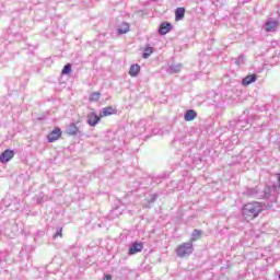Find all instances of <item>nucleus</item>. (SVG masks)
<instances>
[{
    "label": "nucleus",
    "mask_w": 280,
    "mask_h": 280,
    "mask_svg": "<svg viewBox=\"0 0 280 280\" xmlns=\"http://www.w3.org/2000/svg\"><path fill=\"white\" fill-rule=\"evenodd\" d=\"M170 32H172V24L170 22L161 23L159 34L165 36V34H170Z\"/></svg>",
    "instance_id": "7"
},
{
    "label": "nucleus",
    "mask_w": 280,
    "mask_h": 280,
    "mask_svg": "<svg viewBox=\"0 0 280 280\" xmlns=\"http://www.w3.org/2000/svg\"><path fill=\"white\" fill-rule=\"evenodd\" d=\"M60 137H62V130L56 127L47 137L48 143H54L55 141H58Z\"/></svg>",
    "instance_id": "3"
},
{
    "label": "nucleus",
    "mask_w": 280,
    "mask_h": 280,
    "mask_svg": "<svg viewBox=\"0 0 280 280\" xmlns=\"http://www.w3.org/2000/svg\"><path fill=\"white\" fill-rule=\"evenodd\" d=\"M66 132H67V135H70V136L78 135V126H75V124H73V122L68 125L66 128Z\"/></svg>",
    "instance_id": "13"
},
{
    "label": "nucleus",
    "mask_w": 280,
    "mask_h": 280,
    "mask_svg": "<svg viewBox=\"0 0 280 280\" xmlns=\"http://www.w3.org/2000/svg\"><path fill=\"white\" fill-rule=\"evenodd\" d=\"M202 236V231L200 230H194L192 234H191V238L190 242H198V240Z\"/></svg>",
    "instance_id": "16"
},
{
    "label": "nucleus",
    "mask_w": 280,
    "mask_h": 280,
    "mask_svg": "<svg viewBox=\"0 0 280 280\" xmlns=\"http://www.w3.org/2000/svg\"><path fill=\"white\" fill-rule=\"evenodd\" d=\"M185 19V8H177L175 10V21H183Z\"/></svg>",
    "instance_id": "14"
},
{
    "label": "nucleus",
    "mask_w": 280,
    "mask_h": 280,
    "mask_svg": "<svg viewBox=\"0 0 280 280\" xmlns=\"http://www.w3.org/2000/svg\"><path fill=\"white\" fill-rule=\"evenodd\" d=\"M183 69V65H172L168 69L170 73H180V70Z\"/></svg>",
    "instance_id": "17"
},
{
    "label": "nucleus",
    "mask_w": 280,
    "mask_h": 280,
    "mask_svg": "<svg viewBox=\"0 0 280 280\" xmlns=\"http://www.w3.org/2000/svg\"><path fill=\"white\" fill-rule=\"evenodd\" d=\"M100 97H102V93L93 92L92 94H90L89 101L90 102H100Z\"/></svg>",
    "instance_id": "19"
},
{
    "label": "nucleus",
    "mask_w": 280,
    "mask_h": 280,
    "mask_svg": "<svg viewBox=\"0 0 280 280\" xmlns=\"http://www.w3.org/2000/svg\"><path fill=\"white\" fill-rule=\"evenodd\" d=\"M277 27H279V21H277V20L269 19L265 23L266 32H275V30H277Z\"/></svg>",
    "instance_id": "6"
},
{
    "label": "nucleus",
    "mask_w": 280,
    "mask_h": 280,
    "mask_svg": "<svg viewBox=\"0 0 280 280\" xmlns=\"http://www.w3.org/2000/svg\"><path fill=\"white\" fill-rule=\"evenodd\" d=\"M253 82H257V74H249L245 77L242 81L243 86H248L249 84H253Z\"/></svg>",
    "instance_id": "9"
},
{
    "label": "nucleus",
    "mask_w": 280,
    "mask_h": 280,
    "mask_svg": "<svg viewBox=\"0 0 280 280\" xmlns=\"http://www.w3.org/2000/svg\"><path fill=\"white\" fill-rule=\"evenodd\" d=\"M264 211V203L253 201L243 206L242 213L244 220L250 222V220H255V218H259V213Z\"/></svg>",
    "instance_id": "1"
},
{
    "label": "nucleus",
    "mask_w": 280,
    "mask_h": 280,
    "mask_svg": "<svg viewBox=\"0 0 280 280\" xmlns=\"http://www.w3.org/2000/svg\"><path fill=\"white\" fill-rule=\"evenodd\" d=\"M156 198H159V196L156 194H153L152 198L149 202H154L156 200Z\"/></svg>",
    "instance_id": "23"
},
{
    "label": "nucleus",
    "mask_w": 280,
    "mask_h": 280,
    "mask_svg": "<svg viewBox=\"0 0 280 280\" xmlns=\"http://www.w3.org/2000/svg\"><path fill=\"white\" fill-rule=\"evenodd\" d=\"M128 32H130V24H128V23H122L118 27V34H128Z\"/></svg>",
    "instance_id": "15"
},
{
    "label": "nucleus",
    "mask_w": 280,
    "mask_h": 280,
    "mask_svg": "<svg viewBox=\"0 0 280 280\" xmlns=\"http://www.w3.org/2000/svg\"><path fill=\"white\" fill-rule=\"evenodd\" d=\"M62 237V228L58 229L54 237Z\"/></svg>",
    "instance_id": "22"
},
{
    "label": "nucleus",
    "mask_w": 280,
    "mask_h": 280,
    "mask_svg": "<svg viewBox=\"0 0 280 280\" xmlns=\"http://www.w3.org/2000/svg\"><path fill=\"white\" fill-rule=\"evenodd\" d=\"M194 253V243L191 241L180 244L176 248L177 257H189Z\"/></svg>",
    "instance_id": "2"
},
{
    "label": "nucleus",
    "mask_w": 280,
    "mask_h": 280,
    "mask_svg": "<svg viewBox=\"0 0 280 280\" xmlns=\"http://www.w3.org/2000/svg\"><path fill=\"white\" fill-rule=\"evenodd\" d=\"M141 250H143V243H133L130 247H129V255H137V253H141Z\"/></svg>",
    "instance_id": "8"
},
{
    "label": "nucleus",
    "mask_w": 280,
    "mask_h": 280,
    "mask_svg": "<svg viewBox=\"0 0 280 280\" xmlns=\"http://www.w3.org/2000/svg\"><path fill=\"white\" fill-rule=\"evenodd\" d=\"M244 60H245V58H244V56H240L237 59H236V65L240 67V66H242V65H244Z\"/></svg>",
    "instance_id": "21"
},
{
    "label": "nucleus",
    "mask_w": 280,
    "mask_h": 280,
    "mask_svg": "<svg viewBox=\"0 0 280 280\" xmlns=\"http://www.w3.org/2000/svg\"><path fill=\"white\" fill-rule=\"evenodd\" d=\"M152 54H154V48H152L150 46H147L144 48V52L142 55V58L148 59V58H150V56H152Z\"/></svg>",
    "instance_id": "18"
},
{
    "label": "nucleus",
    "mask_w": 280,
    "mask_h": 280,
    "mask_svg": "<svg viewBox=\"0 0 280 280\" xmlns=\"http://www.w3.org/2000/svg\"><path fill=\"white\" fill-rule=\"evenodd\" d=\"M102 117L97 116V114H95V112H91L90 114H88V124L89 126L95 127V125L101 121Z\"/></svg>",
    "instance_id": "5"
},
{
    "label": "nucleus",
    "mask_w": 280,
    "mask_h": 280,
    "mask_svg": "<svg viewBox=\"0 0 280 280\" xmlns=\"http://www.w3.org/2000/svg\"><path fill=\"white\" fill-rule=\"evenodd\" d=\"M109 115H115V108L112 106L104 107L100 112V117H108Z\"/></svg>",
    "instance_id": "12"
},
{
    "label": "nucleus",
    "mask_w": 280,
    "mask_h": 280,
    "mask_svg": "<svg viewBox=\"0 0 280 280\" xmlns=\"http://www.w3.org/2000/svg\"><path fill=\"white\" fill-rule=\"evenodd\" d=\"M12 159H14V151L7 149L0 155V163H9Z\"/></svg>",
    "instance_id": "4"
},
{
    "label": "nucleus",
    "mask_w": 280,
    "mask_h": 280,
    "mask_svg": "<svg viewBox=\"0 0 280 280\" xmlns=\"http://www.w3.org/2000/svg\"><path fill=\"white\" fill-rule=\"evenodd\" d=\"M196 117H198V113H196V110H194V109H188L185 113L184 119H185V121H194L196 119Z\"/></svg>",
    "instance_id": "10"
},
{
    "label": "nucleus",
    "mask_w": 280,
    "mask_h": 280,
    "mask_svg": "<svg viewBox=\"0 0 280 280\" xmlns=\"http://www.w3.org/2000/svg\"><path fill=\"white\" fill-rule=\"evenodd\" d=\"M139 71H141V67L137 63H133L130 66L129 75H131V78H137L139 75Z\"/></svg>",
    "instance_id": "11"
},
{
    "label": "nucleus",
    "mask_w": 280,
    "mask_h": 280,
    "mask_svg": "<svg viewBox=\"0 0 280 280\" xmlns=\"http://www.w3.org/2000/svg\"><path fill=\"white\" fill-rule=\"evenodd\" d=\"M103 280H113V276H110V275H105V277H104Z\"/></svg>",
    "instance_id": "24"
},
{
    "label": "nucleus",
    "mask_w": 280,
    "mask_h": 280,
    "mask_svg": "<svg viewBox=\"0 0 280 280\" xmlns=\"http://www.w3.org/2000/svg\"><path fill=\"white\" fill-rule=\"evenodd\" d=\"M62 75H69V73H71V63H67L62 71H61Z\"/></svg>",
    "instance_id": "20"
}]
</instances>
